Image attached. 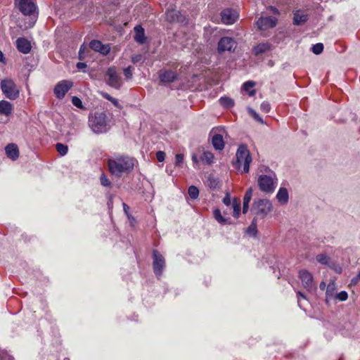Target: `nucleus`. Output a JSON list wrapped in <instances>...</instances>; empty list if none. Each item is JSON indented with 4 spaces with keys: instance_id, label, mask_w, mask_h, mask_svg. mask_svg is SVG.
Instances as JSON below:
<instances>
[{
    "instance_id": "393cba45",
    "label": "nucleus",
    "mask_w": 360,
    "mask_h": 360,
    "mask_svg": "<svg viewBox=\"0 0 360 360\" xmlns=\"http://www.w3.org/2000/svg\"><path fill=\"white\" fill-rule=\"evenodd\" d=\"M308 20L307 14L302 13L300 11H296L294 13L293 24L299 25L303 22H305Z\"/></svg>"
},
{
    "instance_id": "7c9ffc66",
    "label": "nucleus",
    "mask_w": 360,
    "mask_h": 360,
    "mask_svg": "<svg viewBox=\"0 0 360 360\" xmlns=\"http://www.w3.org/2000/svg\"><path fill=\"white\" fill-rule=\"evenodd\" d=\"M246 232L251 236H255L257 233V219L254 218Z\"/></svg>"
},
{
    "instance_id": "aec40b11",
    "label": "nucleus",
    "mask_w": 360,
    "mask_h": 360,
    "mask_svg": "<svg viewBox=\"0 0 360 360\" xmlns=\"http://www.w3.org/2000/svg\"><path fill=\"white\" fill-rule=\"evenodd\" d=\"M253 193L252 188H249L243 197V213L246 214L249 210V203L252 199Z\"/></svg>"
},
{
    "instance_id": "a19ab883",
    "label": "nucleus",
    "mask_w": 360,
    "mask_h": 360,
    "mask_svg": "<svg viewBox=\"0 0 360 360\" xmlns=\"http://www.w3.org/2000/svg\"><path fill=\"white\" fill-rule=\"evenodd\" d=\"M260 109L264 112H269L271 110L270 103L267 101L262 102L260 105Z\"/></svg>"
},
{
    "instance_id": "412c9836",
    "label": "nucleus",
    "mask_w": 360,
    "mask_h": 360,
    "mask_svg": "<svg viewBox=\"0 0 360 360\" xmlns=\"http://www.w3.org/2000/svg\"><path fill=\"white\" fill-rule=\"evenodd\" d=\"M134 39L136 42L140 44H143L146 42V37L144 30L141 25H137L134 27Z\"/></svg>"
},
{
    "instance_id": "2f4dec72",
    "label": "nucleus",
    "mask_w": 360,
    "mask_h": 360,
    "mask_svg": "<svg viewBox=\"0 0 360 360\" xmlns=\"http://www.w3.org/2000/svg\"><path fill=\"white\" fill-rule=\"evenodd\" d=\"M254 86L255 83L253 82H246L243 84V89L248 91V94L250 96H252L255 94V90L252 89Z\"/></svg>"
},
{
    "instance_id": "e433bc0d",
    "label": "nucleus",
    "mask_w": 360,
    "mask_h": 360,
    "mask_svg": "<svg viewBox=\"0 0 360 360\" xmlns=\"http://www.w3.org/2000/svg\"><path fill=\"white\" fill-rule=\"evenodd\" d=\"M316 261L322 264H327L329 260V258L327 255L324 254L318 255L316 257Z\"/></svg>"
},
{
    "instance_id": "c756f323",
    "label": "nucleus",
    "mask_w": 360,
    "mask_h": 360,
    "mask_svg": "<svg viewBox=\"0 0 360 360\" xmlns=\"http://www.w3.org/2000/svg\"><path fill=\"white\" fill-rule=\"evenodd\" d=\"M219 101L222 106L227 108H230L234 105L233 100L229 97H221Z\"/></svg>"
},
{
    "instance_id": "b1692460",
    "label": "nucleus",
    "mask_w": 360,
    "mask_h": 360,
    "mask_svg": "<svg viewBox=\"0 0 360 360\" xmlns=\"http://www.w3.org/2000/svg\"><path fill=\"white\" fill-rule=\"evenodd\" d=\"M276 199L280 203L286 204L289 199L288 190L285 188H280L276 194Z\"/></svg>"
},
{
    "instance_id": "864d4df0",
    "label": "nucleus",
    "mask_w": 360,
    "mask_h": 360,
    "mask_svg": "<svg viewBox=\"0 0 360 360\" xmlns=\"http://www.w3.org/2000/svg\"><path fill=\"white\" fill-rule=\"evenodd\" d=\"M297 298H298V304L300 305V297H302L303 299H306V297L304 294H302L301 292L298 291L297 292Z\"/></svg>"
},
{
    "instance_id": "8fccbe9b",
    "label": "nucleus",
    "mask_w": 360,
    "mask_h": 360,
    "mask_svg": "<svg viewBox=\"0 0 360 360\" xmlns=\"http://www.w3.org/2000/svg\"><path fill=\"white\" fill-rule=\"evenodd\" d=\"M333 288H331L330 285H328V288L326 292L327 299H329L333 296Z\"/></svg>"
},
{
    "instance_id": "a878e982",
    "label": "nucleus",
    "mask_w": 360,
    "mask_h": 360,
    "mask_svg": "<svg viewBox=\"0 0 360 360\" xmlns=\"http://www.w3.org/2000/svg\"><path fill=\"white\" fill-rule=\"evenodd\" d=\"M214 219L221 224H230L231 219L224 217L221 215V211L219 209H215L213 212Z\"/></svg>"
},
{
    "instance_id": "4d7b16f0",
    "label": "nucleus",
    "mask_w": 360,
    "mask_h": 360,
    "mask_svg": "<svg viewBox=\"0 0 360 360\" xmlns=\"http://www.w3.org/2000/svg\"><path fill=\"white\" fill-rule=\"evenodd\" d=\"M5 58L3 52L0 51V62L4 63Z\"/></svg>"
},
{
    "instance_id": "4468645a",
    "label": "nucleus",
    "mask_w": 360,
    "mask_h": 360,
    "mask_svg": "<svg viewBox=\"0 0 360 360\" xmlns=\"http://www.w3.org/2000/svg\"><path fill=\"white\" fill-rule=\"evenodd\" d=\"M221 16L224 23L231 25L238 18V13L236 11L227 8L221 11Z\"/></svg>"
},
{
    "instance_id": "bf43d9fd",
    "label": "nucleus",
    "mask_w": 360,
    "mask_h": 360,
    "mask_svg": "<svg viewBox=\"0 0 360 360\" xmlns=\"http://www.w3.org/2000/svg\"><path fill=\"white\" fill-rule=\"evenodd\" d=\"M325 287H326V283L324 282H321V284H320V288L321 290H324Z\"/></svg>"
},
{
    "instance_id": "0eeeda50",
    "label": "nucleus",
    "mask_w": 360,
    "mask_h": 360,
    "mask_svg": "<svg viewBox=\"0 0 360 360\" xmlns=\"http://www.w3.org/2000/svg\"><path fill=\"white\" fill-rule=\"evenodd\" d=\"M106 83L111 87L116 89H120L122 85V80L115 67L109 68L105 73Z\"/></svg>"
},
{
    "instance_id": "ea45409f",
    "label": "nucleus",
    "mask_w": 360,
    "mask_h": 360,
    "mask_svg": "<svg viewBox=\"0 0 360 360\" xmlns=\"http://www.w3.org/2000/svg\"><path fill=\"white\" fill-rule=\"evenodd\" d=\"M335 298L340 301H345L348 298V295L346 291H341L335 295Z\"/></svg>"
},
{
    "instance_id": "f257e3e1",
    "label": "nucleus",
    "mask_w": 360,
    "mask_h": 360,
    "mask_svg": "<svg viewBox=\"0 0 360 360\" xmlns=\"http://www.w3.org/2000/svg\"><path fill=\"white\" fill-rule=\"evenodd\" d=\"M136 160L129 156H119L114 159H109L108 165L110 173L120 177L124 173L131 172L134 167Z\"/></svg>"
},
{
    "instance_id": "dca6fc26",
    "label": "nucleus",
    "mask_w": 360,
    "mask_h": 360,
    "mask_svg": "<svg viewBox=\"0 0 360 360\" xmlns=\"http://www.w3.org/2000/svg\"><path fill=\"white\" fill-rule=\"evenodd\" d=\"M90 48L97 52L102 53L103 55L108 54L110 51L109 44H103L98 40H93L89 44Z\"/></svg>"
},
{
    "instance_id": "c03bdc74",
    "label": "nucleus",
    "mask_w": 360,
    "mask_h": 360,
    "mask_svg": "<svg viewBox=\"0 0 360 360\" xmlns=\"http://www.w3.org/2000/svg\"><path fill=\"white\" fill-rule=\"evenodd\" d=\"M103 97L105 98H106L107 100L110 101V102H112L115 106L119 107V103H118V101H117V100L116 98L110 96L108 94H103Z\"/></svg>"
},
{
    "instance_id": "3c124183",
    "label": "nucleus",
    "mask_w": 360,
    "mask_h": 360,
    "mask_svg": "<svg viewBox=\"0 0 360 360\" xmlns=\"http://www.w3.org/2000/svg\"><path fill=\"white\" fill-rule=\"evenodd\" d=\"M359 281H360V271H359L356 276L352 279V283L354 284H356Z\"/></svg>"
},
{
    "instance_id": "6ab92c4d",
    "label": "nucleus",
    "mask_w": 360,
    "mask_h": 360,
    "mask_svg": "<svg viewBox=\"0 0 360 360\" xmlns=\"http://www.w3.org/2000/svg\"><path fill=\"white\" fill-rule=\"evenodd\" d=\"M5 150L7 156L13 160H15L19 156L18 146L14 143L8 144L6 147Z\"/></svg>"
},
{
    "instance_id": "09e8293b",
    "label": "nucleus",
    "mask_w": 360,
    "mask_h": 360,
    "mask_svg": "<svg viewBox=\"0 0 360 360\" xmlns=\"http://www.w3.org/2000/svg\"><path fill=\"white\" fill-rule=\"evenodd\" d=\"M223 202L226 205V206H229L231 204V198H230V195L229 193H226L225 197L223 199Z\"/></svg>"
},
{
    "instance_id": "20e7f679",
    "label": "nucleus",
    "mask_w": 360,
    "mask_h": 360,
    "mask_svg": "<svg viewBox=\"0 0 360 360\" xmlns=\"http://www.w3.org/2000/svg\"><path fill=\"white\" fill-rule=\"evenodd\" d=\"M257 184L263 193H272L277 186L278 179L274 172L269 174H262L257 179Z\"/></svg>"
},
{
    "instance_id": "f3484780",
    "label": "nucleus",
    "mask_w": 360,
    "mask_h": 360,
    "mask_svg": "<svg viewBox=\"0 0 360 360\" xmlns=\"http://www.w3.org/2000/svg\"><path fill=\"white\" fill-rule=\"evenodd\" d=\"M18 50L22 53H28L31 50L30 42L25 38H18L16 40Z\"/></svg>"
},
{
    "instance_id": "423d86ee",
    "label": "nucleus",
    "mask_w": 360,
    "mask_h": 360,
    "mask_svg": "<svg viewBox=\"0 0 360 360\" xmlns=\"http://www.w3.org/2000/svg\"><path fill=\"white\" fill-rule=\"evenodd\" d=\"M0 87L3 94L10 100H15L20 96V90L11 79H4L0 82Z\"/></svg>"
},
{
    "instance_id": "7ed1b4c3",
    "label": "nucleus",
    "mask_w": 360,
    "mask_h": 360,
    "mask_svg": "<svg viewBox=\"0 0 360 360\" xmlns=\"http://www.w3.org/2000/svg\"><path fill=\"white\" fill-rule=\"evenodd\" d=\"M272 210L273 205L268 199H255L250 209L256 219H264Z\"/></svg>"
},
{
    "instance_id": "39448f33",
    "label": "nucleus",
    "mask_w": 360,
    "mask_h": 360,
    "mask_svg": "<svg viewBox=\"0 0 360 360\" xmlns=\"http://www.w3.org/2000/svg\"><path fill=\"white\" fill-rule=\"evenodd\" d=\"M236 167L239 168L243 166V172L248 173L250 170V164L252 162V158L250 151L244 145H240L236 151Z\"/></svg>"
},
{
    "instance_id": "052dcab7",
    "label": "nucleus",
    "mask_w": 360,
    "mask_h": 360,
    "mask_svg": "<svg viewBox=\"0 0 360 360\" xmlns=\"http://www.w3.org/2000/svg\"><path fill=\"white\" fill-rule=\"evenodd\" d=\"M339 273H341V268H340V270L338 271Z\"/></svg>"
},
{
    "instance_id": "5701e85b",
    "label": "nucleus",
    "mask_w": 360,
    "mask_h": 360,
    "mask_svg": "<svg viewBox=\"0 0 360 360\" xmlns=\"http://www.w3.org/2000/svg\"><path fill=\"white\" fill-rule=\"evenodd\" d=\"M212 143L216 150H221L224 148L223 136L221 134H214L212 138Z\"/></svg>"
},
{
    "instance_id": "5fc2aeb1",
    "label": "nucleus",
    "mask_w": 360,
    "mask_h": 360,
    "mask_svg": "<svg viewBox=\"0 0 360 360\" xmlns=\"http://www.w3.org/2000/svg\"><path fill=\"white\" fill-rule=\"evenodd\" d=\"M269 9L275 14H279V11L278 10L275 8V7H273V6H270L269 7Z\"/></svg>"
},
{
    "instance_id": "1a4fd4ad",
    "label": "nucleus",
    "mask_w": 360,
    "mask_h": 360,
    "mask_svg": "<svg viewBox=\"0 0 360 360\" xmlns=\"http://www.w3.org/2000/svg\"><path fill=\"white\" fill-rule=\"evenodd\" d=\"M153 266L154 273L157 276H160L165 266V260L163 256L158 250L153 252Z\"/></svg>"
},
{
    "instance_id": "58836bf2",
    "label": "nucleus",
    "mask_w": 360,
    "mask_h": 360,
    "mask_svg": "<svg viewBox=\"0 0 360 360\" xmlns=\"http://www.w3.org/2000/svg\"><path fill=\"white\" fill-rule=\"evenodd\" d=\"M134 68L131 66H128L124 69V75L127 79H131L132 78V71Z\"/></svg>"
},
{
    "instance_id": "f8f14e48",
    "label": "nucleus",
    "mask_w": 360,
    "mask_h": 360,
    "mask_svg": "<svg viewBox=\"0 0 360 360\" xmlns=\"http://www.w3.org/2000/svg\"><path fill=\"white\" fill-rule=\"evenodd\" d=\"M236 47V41L228 37H222L218 43L219 52L231 51Z\"/></svg>"
},
{
    "instance_id": "a211bd4d",
    "label": "nucleus",
    "mask_w": 360,
    "mask_h": 360,
    "mask_svg": "<svg viewBox=\"0 0 360 360\" xmlns=\"http://www.w3.org/2000/svg\"><path fill=\"white\" fill-rule=\"evenodd\" d=\"M160 79L163 83L172 82L176 79V74L171 70H164L160 72Z\"/></svg>"
},
{
    "instance_id": "4c0bfd02",
    "label": "nucleus",
    "mask_w": 360,
    "mask_h": 360,
    "mask_svg": "<svg viewBox=\"0 0 360 360\" xmlns=\"http://www.w3.org/2000/svg\"><path fill=\"white\" fill-rule=\"evenodd\" d=\"M100 181L102 186L105 187H109L111 186V182L109 181V179L107 178V176L105 174H102L100 177Z\"/></svg>"
},
{
    "instance_id": "a18cd8bd",
    "label": "nucleus",
    "mask_w": 360,
    "mask_h": 360,
    "mask_svg": "<svg viewBox=\"0 0 360 360\" xmlns=\"http://www.w3.org/2000/svg\"><path fill=\"white\" fill-rule=\"evenodd\" d=\"M86 50H87V47L86 45L82 44L80 46L79 51V58L80 60H82L84 58V53Z\"/></svg>"
},
{
    "instance_id": "ddd939ff",
    "label": "nucleus",
    "mask_w": 360,
    "mask_h": 360,
    "mask_svg": "<svg viewBox=\"0 0 360 360\" xmlns=\"http://www.w3.org/2000/svg\"><path fill=\"white\" fill-rule=\"evenodd\" d=\"M277 19L274 17H260L257 21V25L260 30H266L276 25Z\"/></svg>"
},
{
    "instance_id": "37998d69",
    "label": "nucleus",
    "mask_w": 360,
    "mask_h": 360,
    "mask_svg": "<svg viewBox=\"0 0 360 360\" xmlns=\"http://www.w3.org/2000/svg\"><path fill=\"white\" fill-rule=\"evenodd\" d=\"M72 104L79 108H83V105H82V102L81 101L80 98H79L77 96H73L72 98Z\"/></svg>"
},
{
    "instance_id": "72a5a7b5",
    "label": "nucleus",
    "mask_w": 360,
    "mask_h": 360,
    "mask_svg": "<svg viewBox=\"0 0 360 360\" xmlns=\"http://www.w3.org/2000/svg\"><path fill=\"white\" fill-rule=\"evenodd\" d=\"M188 193L191 199H196L199 195V190L195 186H191L188 188Z\"/></svg>"
},
{
    "instance_id": "f03ea898",
    "label": "nucleus",
    "mask_w": 360,
    "mask_h": 360,
    "mask_svg": "<svg viewBox=\"0 0 360 360\" xmlns=\"http://www.w3.org/2000/svg\"><path fill=\"white\" fill-rule=\"evenodd\" d=\"M109 122L110 120L104 112H96L89 120V125L96 134L107 132L110 129Z\"/></svg>"
},
{
    "instance_id": "473e14b6",
    "label": "nucleus",
    "mask_w": 360,
    "mask_h": 360,
    "mask_svg": "<svg viewBox=\"0 0 360 360\" xmlns=\"http://www.w3.org/2000/svg\"><path fill=\"white\" fill-rule=\"evenodd\" d=\"M56 148L57 151L58 152V153L62 156L65 155L68 151V146L64 145L61 143H57L56 145Z\"/></svg>"
},
{
    "instance_id": "49530a36",
    "label": "nucleus",
    "mask_w": 360,
    "mask_h": 360,
    "mask_svg": "<svg viewBox=\"0 0 360 360\" xmlns=\"http://www.w3.org/2000/svg\"><path fill=\"white\" fill-rule=\"evenodd\" d=\"M156 158L159 162H162L165 160V153L163 151H158Z\"/></svg>"
},
{
    "instance_id": "f704fd0d",
    "label": "nucleus",
    "mask_w": 360,
    "mask_h": 360,
    "mask_svg": "<svg viewBox=\"0 0 360 360\" xmlns=\"http://www.w3.org/2000/svg\"><path fill=\"white\" fill-rule=\"evenodd\" d=\"M249 114L257 122H259L261 124H264V121L262 118L259 116V115L253 109L249 108L248 109Z\"/></svg>"
},
{
    "instance_id": "de8ad7c7",
    "label": "nucleus",
    "mask_w": 360,
    "mask_h": 360,
    "mask_svg": "<svg viewBox=\"0 0 360 360\" xmlns=\"http://www.w3.org/2000/svg\"><path fill=\"white\" fill-rule=\"evenodd\" d=\"M175 159H176V164L177 165H180L184 161V155L180 154V153L176 154Z\"/></svg>"
},
{
    "instance_id": "cd10ccee",
    "label": "nucleus",
    "mask_w": 360,
    "mask_h": 360,
    "mask_svg": "<svg viewBox=\"0 0 360 360\" xmlns=\"http://www.w3.org/2000/svg\"><path fill=\"white\" fill-rule=\"evenodd\" d=\"M232 207L233 210V215L235 218L238 219L240 212V203L238 199L234 198L233 200Z\"/></svg>"
},
{
    "instance_id": "603ef678",
    "label": "nucleus",
    "mask_w": 360,
    "mask_h": 360,
    "mask_svg": "<svg viewBox=\"0 0 360 360\" xmlns=\"http://www.w3.org/2000/svg\"><path fill=\"white\" fill-rule=\"evenodd\" d=\"M76 66L79 70H82L86 68V64L84 63L79 62L77 63Z\"/></svg>"
},
{
    "instance_id": "4be33fe9",
    "label": "nucleus",
    "mask_w": 360,
    "mask_h": 360,
    "mask_svg": "<svg viewBox=\"0 0 360 360\" xmlns=\"http://www.w3.org/2000/svg\"><path fill=\"white\" fill-rule=\"evenodd\" d=\"M12 110L13 105L10 102L4 100L0 101V114L8 116L11 114Z\"/></svg>"
},
{
    "instance_id": "9d476101",
    "label": "nucleus",
    "mask_w": 360,
    "mask_h": 360,
    "mask_svg": "<svg viewBox=\"0 0 360 360\" xmlns=\"http://www.w3.org/2000/svg\"><path fill=\"white\" fill-rule=\"evenodd\" d=\"M299 277L302 281L303 287L308 291H313L316 289L313 276L307 270H301L299 272Z\"/></svg>"
},
{
    "instance_id": "6e6552de",
    "label": "nucleus",
    "mask_w": 360,
    "mask_h": 360,
    "mask_svg": "<svg viewBox=\"0 0 360 360\" xmlns=\"http://www.w3.org/2000/svg\"><path fill=\"white\" fill-rule=\"evenodd\" d=\"M18 9L25 15H31L36 12L37 6L32 0H15Z\"/></svg>"
},
{
    "instance_id": "9b49d317",
    "label": "nucleus",
    "mask_w": 360,
    "mask_h": 360,
    "mask_svg": "<svg viewBox=\"0 0 360 360\" xmlns=\"http://www.w3.org/2000/svg\"><path fill=\"white\" fill-rule=\"evenodd\" d=\"M72 82L70 80H62L59 82L54 88L56 96L59 99L63 98L66 93L72 88Z\"/></svg>"
},
{
    "instance_id": "c9c22d12",
    "label": "nucleus",
    "mask_w": 360,
    "mask_h": 360,
    "mask_svg": "<svg viewBox=\"0 0 360 360\" xmlns=\"http://www.w3.org/2000/svg\"><path fill=\"white\" fill-rule=\"evenodd\" d=\"M323 50V45L321 43H318L315 45H313L311 47L312 52L316 55L322 53Z\"/></svg>"
},
{
    "instance_id": "13d9d810",
    "label": "nucleus",
    "mask_w": 360,
    "mask_h": 360,
    "mask_svg": "<svg viewBox=\"0 0 360 360\" xmlns=\"http://www.w3.org/2000/svg\"><path fill=\"white\" fill-rule=\"evenodd\" d=\"M192 160L195 164L198 163V158H197V156L195 155H192Z\"/></svg>"
},
{
    "instance_id": "2eb2a0df",
    "label": "nucleus",
    "mask_w": 360,
    "mask_h": 360,
    "mask_svg": "<svg viewBox=\"0 0 360 360\" xmlns=\"http://www.w3.org/2000/svg\"><path fill=\"white\" fill-rule=\"evenodd\" d=\"M166 19L170 22H184L186 18L179 11L174 8L168 9L166 12Z\"/></svg>"
},
{
    "instance_id": "bb28decb",
    "label": "nucleus",
    "mask_w": 360,
    "mask_h": 360,
    "mask_svg": "<svg viewBox=\"0 0 360 360\" xmlns=\"http://www.w3.org/2000/svg\"><path fill=\"white\" fill-rule=\"evenodd\" d=\"M271 45L268 43H262L255 46L253 51L255 55H259L266 52L270 49Z\"/></svg>"
},
{
    "instance_id": "6e6d98bb",
    "label": "nucleus",
    "mask_w": 360,
    "mask_h": 360,
    "mask_svg": "<svg viewBox=\"0 0 360 360\" xmlns=\"http://www.w3.org/2000/svg\"><path fill=\"white\" fill-rule=\"evenodd\" d=\"M123 208H124V212L127 214H128V211L129 210V207L126 203H123Z\"/></svg>"
},
{
    "instance_id": "c85d7f7f",
    "label": "nucleus",
    "mask_w": 360,
    "mask_h": 360,
    "mask_svg": "<svg viewBox=\"0 0 360 360\" xmlns=\"http://www.w3.org/2000/svg\"><path fill=\"white\" fill-rule=\"evenodd\" d=\"M201 160L205 163L210 165L213 162L214 155L210 151H204L201 156Z\"/></svg>"
},
{
    "instance_id": "79ce46f5",
    "label": "nucleus",
    "mask_w": 360,
    "mask_h": 360,
    "mask_svg": "<svg viewBox=\"0 0 360 360\" xmlns=\"http://www.w3.org/2000/svg\"><path fill=\"white\" fill-rule=\"evenodd\" d=\"M145 60L144 57L141 54H136L131 57V62L133 63H137L139 62H143Z\"/></svg>"
}]
</instances>
